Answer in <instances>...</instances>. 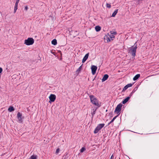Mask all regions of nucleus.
I'll use <instances>...</instances> for the list:
<instances>
[{
	"label": "nucleus",
	"mask_w": 159,
	"mask_h": 159,
	"mask_svg": "<svg viewBox=\"0 0 159 159\" xmlns=\"http://www.w3.org/2000/svg\"><path fill=\"white\" fill-rule=\"evenodd\" d=\"M91 102L94 105L99 107L101 106V103L93 95H91L89 96Z\"/></svg>",
	"instance_id": "1"
},
{
	"label": "nucleus",
	"mask_w": 159,
	"mask_h": 159,
	"mask_svg": "<svg viewBox=\"0 0 159 159\" xmlns=\"http://www.w3.org/2000/svg\"><path fill=\"white\" fill-rule=\"evenodd\" d=\"M136 42L135 43L134 46L130 48L129 49V51L130 52L132 55L133 57H135L136 55V52L137 48V44H136Z\"/></svg>",
	"instance_id": "2"
},
{
	"label": "nucleus",
	"mask_w": 159,
	"mask_h": 159,
	"mask_svg": "<svg viewBox=\"0 0 159 159\" xmlns=\"http://www.w3.org/2000/svg\"><path fill=\"white\" fill-rule=\"evenodd\" d=\"M34 42V39L32 38H29L25 40V44L27 45L33 44Z\"/></svg>",
	"instance_id": "3"
},
{
	"label": "nucleus",
	"mask_w": 159,
	"mask_h": 159,
	"mask_svg": "<svg viewBox=\"0 0 159 159\" xmlns=\"http://www.w3.org/2000/svg\"><path fill=\"white\" fill-rule=\"evenodd\" d=\"M104 124H98L95 129L94 131V133L95 134L98 133V131L104 126Z\"/></svg>",
	"instance_id": "4"
},
{
	"label": "nucleus",
	"mask_w": 159,
	"mask_h": 159,
	"mask_svg": "<svg viewBox=\"0 0 159 159\" xmlns=\"http://www.w3.org/2000/svg\"><path fill=\"white\" fill-rule=\"evenodd\" d=\"M122 105H123L120 103L118 105L116 108L114 112H116L117 114L119 113L121 110Z\"/></svg>",
	"instance_id": "5"
},
{
	"label": "nucleus",
	"mask_w": 159,
	"mask_h": 159,
	"mask_svg": "<svg viewBox=\"0 0 159 159\" xmlns=\"http://www.w3.org/2000/svg\"><path fill=\"white\" fill-rule=\"evenodd\" d=\"M17 117L18 120V122L21 123L23 121V118L22 117V114L20 112H18L17 114Z\"/></svg>",
	"instance_id": "6"
},
{
	"label": "nucleus",
	"mask_w": 159,
	"mask_h": 159,
	"mask_svg": "<svg viewBox=\"0 0 159 159\" xmlns=\"http://www.w3.org/2000/svg\"><path fill=\"white\" fill-rule=\"evenodd\" d=\"M49 98L50 100L49 102H54L56 99V96L54 94H51L49 97Z\"/></svg>",
	"instance_id": "7"
},
{
	"label": "nucleus",
	"mask_w": 159,
	"mask_h": 159,
	"mask_svg": "<svg viewBox=\"0 0 159 159\" xmlns=\"http://www.w3.org/2000/svg\"><path fill=\"white\" fill-rule=\"evenodd\" d=\"M97 69V67L94 65H92L91 67L92 70V73L93 75H94L96 72V71Z\"/></svg>",
	"instance_id": "8"
},
{
	"label": "nucleus",
	"mask_w": 159,
	"mask_h": 159,
	"mask_svg": "<svg viewBox=\"0 0 159 159\" xmlns=\"http://www.w3.org/2000/svg\"><path fill=\"white\" fill-rule=\"evenodd\" d=\"M109 77V76L107 74H105V75L103 77L102 80V82H103L107 80V79Z\"/></svg>",
	"instance_id": "9"
},
{
	"label": "nucleus",
	"mask_w": 159,
	"mask_h": 159,
	"mask_svg": "<svg viewBox=\"0 0 159 159\" xmlns=\"http://www.w3.org/2000/svg\"><path fill=\"white\" fill-rule=\"evenodd\" d=\"M89 55V53H87L86 54L84 57L83 58V59L82 60V62L84 63V62L86 61L87 60V59L88 58Z\"/></svg>",
	"instance_id": "10"
},
{
	"label": "nucleus",
	"mask_w": 159,
	"mask_h": 159,
	"mask_svg": "<svg viewBox=\"0 0 159 159\" xmlns=\"http://www.w3.org/2000/svg\"><path fill=\"white\" fill-rule=\"evenodd\" d=\"M130 98V97H128L126 98L122 102V103L123 104H125L126 102H127L128 100H129V99Z\"/></svg>",
	"instance_id": "11"
},
{
	"label": "nucleus",
	"mask_w": 159,
	"mask_h": 159,
	"mask_svg": "<svg viewBox=\"0 0 159 159\" xmlns=\"http://www.w3.org/2000/svg\"><path fill=\"white\" fill-rule=\"evenodd\" d=\"M140 76V75L138 74L135 75V76L134 77L133 79V80L135 81L137 80Z\"/></svg>",
	"instance_id": "12"
},
{
	"label": "nucleus",
	"mask_w": 159,
	"mask_h": 159,
	"mask_svg": "<svg viewBox=\"0 0 159 159\" xmlns=\"http://www.w3.org/2000/svg\"><path fill=\"white\" fill-rule=\"evenodd\" d=\"M14 110L15 109L14 107L11 106H10L8 109V111L11 112L13 111H14Z\"/></svg>",
	"instance_id": "13"
},
{
	"label": "nucleus",
	"mask_w": 159,
	"mask_h": 159,
	"mask_svg": "<svg viewBox=\"0 0 159 159\" xmlns=\"http://www.w3.org/2000/svg\"><path fill=\"white\" fill-rule=\"evenodd\" d=\"M118 9L114 11V12L112 13V16H111L112 17H115V16L116 15V14L117 13V12H118Z\"/></svg>",
	"instance_id": "14"
},
{
	"label": "nucleus",
	"mask_w": 159,
	"mask_h": 159,
	"mask_svg": "<svg viewBox=\"0 0 159 159\" xmlns=\"http://www.w3.org/2000/svg\"><path fill=\"white\" fill-rule=\"evenodd\" d=\"M95 29L96 31H99L101 30V27L99 26H97L95 27Z\"/></svg>",
	"instance_id": "15"
},
{
	"label": "nucleus",
	"mask_w": 159,
	"mask_h": 159,
	"mask_svg": "<svg viewBox=\"0 0 159 159\" xmlns=\"http://www.w3.org/2000/svg\"><path fill=\"white\" fill-rule=\"evenodd\" d=\"M118 115L115 116L114 117L113 119L108 123V125H109L112 122H113L115 120L116 118L117 117Z\"/></svg>",
	"instance_id": "16"
},
{
	"label": "nucleus",
	"mask_w": 159,
	"mask_h": 159,
	"mask_svg": "<svg viewBox=\"0 0 159 159\" xmlns=\"http://www.w3.org/2000/svg\"><path fill=\"white\" fill-rule=\"evenodd\" d=\"M52 43L54 45L57 44V41L56 39H54L52 41Z\"/></svg>",
	"instance_id": "17"
},
{
	"label": "nucleus",
	"mask_w": 159,
	"mask_h": 159,
	"mask_svg": "<svg viewBox=\"0 0 159 159\" xmlns=\"http://www.w3.org/2000/svg\"><path fill=\"white\" fill-rule=\"evenodd\" d=\"M108 36H109L110 39H111L112 40L113 39L115 38V36L113 34H111L110 35L109 34H108Z\"/></svg>",
	"instance_id": "18"
},
{
	"label": "nucleus",
	"mask_w": 159,
	"mask_h": 159,
	"mask_svg": "<svg viewBox=\"0 0 159 159\" xmlns=\"http://www.w3.org/2000/svg\"><path fill=\"white\" fill-rule=\"evenodd\" d=\"M82 66H81L76 71V72L77 73H79L81 70L82 69Z\"/></svg>",
	"instance_id": "19"
},
{
	"label": "nucleus",
	"mask_w": 159,
	"mask_h": 159,
	"mask_svg": "<svg viewBox=\"0 0 159 159\" xmlns=\"http://www.w3.org/2000/svg\"><path fill=\"white\" fill-rule=\"evenodd\" d=\"M136 2V4L137 5L139 4L140 2L142 0H134Z\"/></svg>",
	"instance_id": "20"
},
{
	"label": "nucleus",
	"mask_w": 159,
	"mask_h": 159,
	"mask_svg": "<svg viewBox=\"0 0 159 159\" xmlns=\"http://www.w3.org/2000/svg\"><path fill=\"white\" fill-rule=\"evenodd\" d=\"M97 108H96L95 110L94 109L93 110V111L92 113V116L93 117L94 116V115L95 113V111Z\"/></svg>",
	"instance_id": "21"
},
{
	"label": "nucleus",
	"mask_w": 159,
	"mask_h": 159,
	"mask_svg": "<svg viewBox=\"0 0 159 159\" xmlns=\"http://www.w3.org/2000/svg\"><path fill=\"white\" fill-rule=\"evenodd\" d=\"M17 7H18V5H15V7H14V12L15 13L16 11L17 10Z\"/></svg>",
	"instance_id": "22"
},
{
	"label": "nucleus",
	"mask_w": 159,
	"mask_h": 159,
	"mask_svg": "<svg viewBox=\"0 0 159 159\" xmlns=\"http://www.w3.org/2000/svg\"><path fill=\"white\" fill-rule=\"evenodd\" d=\"M36 156L34 155L30 157V159H36Z\"/></svg>",
	"instance_id": "23"
},
{
	"label": "nucleus",
	"mask_w": 159,
	"mask_h": 159,
	"mask_svg": "<svg viewBox=\"0 0 159 159\" xmlns=\"http://www.w3.org/2000/svg\"><path fill=\"white\" fill-rule=\"evenodd\" d=\"M128 88V87L126 85L123 88V90H122V92L125 91L126 89H127Z\"/></svg>",
	"instance_id": "24"
},
{
	"label": "nucleus",
	"mask_w": 159,
	"mask_h": 159,
	"mask_svg": "<svg viewBox=\"0 0 159 159\" xmlns=\"http://www.w3.org/2000/svg\"><path fill=\"white\" fill-rule=\"evenodd\" d=\"M111 34L114 35H116L117 34V33L116 31H111L110 32Z\"/></svg>",
	"instance_id": "25"
},
{
	"label": "nucleus",
	"mask_w": 159,
	"mask_h": 159,
	"mask_svg": "<svg viewBox=\"0 0 159 159\" xmlns=\"http://www.w3.org/2000/svg\"><path fill=\"white\" fill-rule=\"evenodd\" d=\"M85 148L84 147H82L80 149V152H83L84 150H85Z\"/></svg>",
	"instance_id": "26"
},
{
	"label": "nucleus",
	"mask_w": 159,
	"mask_h": 159,
	"mask_svg": "<svg viewBox=\"0 0 159 159\" xmlns=\"http://www.w3.org/2000/svg\"><path fill=\"white\" fill-rule=\"evenodd\" d=\"M107 40V42H109L111 41V39L110 37L109 36L108 37L107 36H106Z\"/></svg>",
	"instance_id": "27"
},
{
	"label": "nucleus",
	"mask_w": 159,
	"mask_h": 159,
	"mask_svg": "<svg viewBox=\"0 0 159 159\" xmlns=\"http://www.w3.org/2000/svg\"><path fill=\"white\" fill-rule=\"evenodd\" d=\"M132 85H133V84H131V83L129 84H127V85H126L127 86L128 88L131 87L132 86Z\"/></svg>",
	"instance_id": "28"
},
{
	"label": "nucleus",
	"mask_w": 159,
	"mask_h": 159,
	"mask_svg": "<svg viewBox=\"0 0 159 159\" xmlns=\"http://www.w3.org/2000/svg\"><path fill=\"white\" fill-rule=\"evenodd\" d=\"M106 6L108 8H110L111 7V5L110 4L107 3Z\"/></svg>",
	"instance_id": "29"
},
{
	"label": "nucleus",
	"mask_w": 159,
	"mask_h": 159,
	"mask_svg": "<svg viewBox=\"0 0 159 159\" xmlns=\"http://www.w3.org/2000/svg\"><path fill=\"white\" fill-rule=\"evenodd\" d=\"M137 88L136 87H135L134 89H133V90L132 91V92L133 93H134L137 90Z\"/></svg>",
	"instance_id": "30"
},
{
	"label": "nucleus",
	"mask_w": 159,
	"mask_h": 159,
	"mask_svg": "<svg viewBox=\"0 0 159 159\" xmlns=\"http://www.w3.org/2000/svg\"><path fill=\"white\" fill-rule=\"evenodd\" d=\"M59 151H60V149L59 148H58L56 150V154H58L59 152Z\"/></svg>",
	"instance_id": "31"
},
{
	"label": "nucleus",
	"mask_w": 159,
	"mask_h": 159,
	"mask_svg": "<svg viewBox=\"0 0 159 159\" xmlns=\"http://www.w3.org/2000/svg\"><path fill=\"white\" fill-rule=\"evenodd\" d=\"M19 1H20V0H17L16 1V4H15L16 5H18V4L19 2Z\"/></svg>",
	"instance_id": "32"
},
{
	"label": "nucleus",
	"mask_w": 159,
	"mask_h": 159,
	"mask_svg": "<svg viewBox=\"0 0 159 159\" xmlns=\"http://www.w3.org/2000/svg\"><path fill=\"white\" fill-rule=\"evenodd\" d=\"M113 158H114V156H113V155L112 154V155H111V157L110 159H113Z\"/></svg>",
	"instance_id": "33"
},
{
	"label": "nucleus",
	"mask_w": 159,
	"mask_h": 159,
	"mask_svg": "<svg viewBox=\"0 0 159 159\" xmlns=\"http://www.w3.org/2000/svg\"><path fill=\"white\" fill-rule=\"evenodd\" d=\"M2 71V68L0 67V73H1Z\"/></svg>",
	"instance_id": "34"
},
{
	"label": "nucleus",
	"mask_w": 159,
	"mask_h": 159,
	"mask_svg": "<svg viewBox=\"0 0 159 159\" xmlns=\"http://www.w3.org/2000/svg\"><path fill=\"white\" fill-rule=\"evenodd\" d=\"M133 93H133V92H132L130 93V95H129V97H131V96L133 94Z\"/></svg>",
	"instance_id": "35"
},
{
	"label": "nucleus",
	"mask_w": 159,
	"mask_h": 159,
	"mask_svg": "<svg viewBox=\"0 0 159 159\" xmlns=\"http://www.w3.org/2000/svg\"><path fill=\"white\" fill-rule=\"evenodd\" d=\"M27 9H28V7H25V10H27Z\"/></svg>",
	"instance_id": "36"
}]
</instances>
